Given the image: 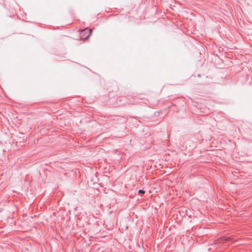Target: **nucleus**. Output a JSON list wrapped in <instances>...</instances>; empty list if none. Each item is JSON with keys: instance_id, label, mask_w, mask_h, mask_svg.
<instances>
[{"instance_id": "f257e3e1", "label": "nucleus", "mask_w": 252, "mask_h": 252, "mask_svg": "<svg viewBox=\"0 0 252 252\" xmlns=\"http://www.w3.org/2000/svg\"><path fill=\"white\" fill-rule=\"evenodd\" d=\"M144 193H145V191L143 190L140 189L138 191V194L139 195H141L142 194H144Z\"/></svg>"}, {"instance_id": "f03ea898", "label": "nucleus", "mask_w": 252, "mask_h": 252, "mask_svg": "<svg viewBox=\"0 0 252 252\" xmlns=\"http://www.w3.org/2000/svg\"><path fill=\"white\" fill-rule=\"evenodd\" d=\"M224 240L225 241H231V239L230 238L227 237L226 238H224Z\"/></svg>"}, {"instance_id": "7ed1b4c3", "label": "nucleus", "mask_w": 252, "mask_h": 252, "mask_svg": "<svg viewBox=\"0 0 252 252\" xmlns=\"http://www.w3.org/2000/svg\"><path fill=\"white\" fill-rule=\"evenodd\" d=\"M92 30L90 29V32H92Z\"/></svg>"}]
</instances>
